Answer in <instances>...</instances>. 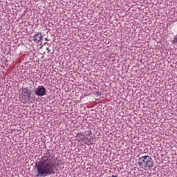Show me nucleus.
<instances>
[{
    "mask_svg": "<svg viewBox=\"0 0 177 177\" xmlns=\"http://www.w3.org/2000/svg\"><path fill=\"white\" fill-rule=\"evenodd\" d=\"M96 95H97V96H100L102 95V93L100 92L97 91L96 93Z\"/></svg>",
    "mask_w": 177,
    "mask_h": 177,
    "instance_id": "nucleus-8",
    "label": "nucleus"
},
{
    "mask_svg": "<svg viewBox=\"0 0 177 177\" xmlns=\"http://www.w3.org/2000/svg\"><path fill=\"white\" fill-rule=\"evenodd\" d=\"M111 177H118L116 175H112Z\"/></svg>",
    "mask_w": 177,
    "mask_h": 177,
    "instance_id": "nucleus-9",
    "label": "nucleus"
},
{
    "mask_svg": "<svg viewBox=\"0 0 177 177\" xmlns=\"http://www.w3.org/2000/svg\"><path fill=\"white\" fill-rule=\"evenodd\" d=\"M30 97H31V92L28 91V88L26 87L22 89L21 93L19 94V100L21 103H27L28 100H30Z\"/></svg>",
    "mask_w": 177,
    "mask_h": 177,
    "instance_id": "nucleus-3",
    "label": "nucleus"
},
{
    "mask_svg": "<svg viewBox=\"0 0 177 177\" xmlns=\"http://www.w3.org/2000/svg\"><path fill=\"white\" fill-rule=\"evenodd\" d=\"M36 92L35 93V95H37V96H45L46 95V88L44 87V86H41L38 88L36 89Z\"/></svg>",
    "mask_w": 177,
    "mask_h": 177,
    "instance_id": "nucleus-5",
    "label": "nucleus"
},
{
    "mask_svg": "<svg viewBox=\"0 0 177 177\" xmlns=\"http://www.w3.org/2000/svg\"><path fill=\"white\" fill-rule=\"evenodd\" d=\"M174 42L177 44V35L174 37Z\"/></svg>",
    "mask_w": 177,
    "mask_h": 177,
    "instance_id": "nucleus-7",
    "label": "nucleus"
},
{
    "mask_svg": "<svg viewBox=\"0 0 177 177\" xmlns=\"http://www.w3.org/2000/svg\"><path fill=\"white\" fill-rule=\"evenodd\" d=\"M35 167L37 171V177H45L49 176V175H53L56 171L53 155L49 151L44 153L43 156L35 162Z\"/></svg>",
    "mask_w": 177,
    "mask_h": 177,
    "instance_id": "nucleus-1",
    "label": "nucleus"
},
{
    "mask_svg": "<svg viewBox=\"0 0 177 177\" xmlns=\"http://www.w3.org/2000/svg\"><path fill=\"white\" fill-rule=\"evenodd\" d=\"M138 167L141 169H145V171H149V169H151L154 165V162H153V158H151L150 156H144L140 157L138 159Z\"/></svg>",
    "mask_w": 177,
    "mask_h": 177,
    "instance_id": "nucleus-2",
    "label": "nucleus"
},
{
    "mask_svg": "<svg viewBox=\"0 0 177 177\" xmlns=\"http://www.w3.org/2000/svg\"><path fill=\"white\" fill-rule=\"evenodd\" d=\"M88 135H91V131H88Z\"/></svg>",
    "mask_w": 177,
    "mask_h": 177,
    "instance_id": "nucleus-10",
    "label": "nucleus"
},
{
    "mask_svg": "<svg viewBox=\"0 0 177 177\" xmlns=\"http://www.w3.org/2000/svg\"><path fill=\"white\" fill-rule=\"evenodd\" d=\"M44 36H42V33L41 32H36L33 36V40L36 44L39 42H42V39Z\"/></svg>",
    "mask_w": 177,
    "mask_h": 177,
    "instance_id": "nucleus-6",
    "label": "nucleus"
},
{
    "mask_svg": "<svg viewBox=\"0 0 177 177\" xmlns=\"http://www.w3.org/2000/svg\"><path fill=\"white\" fill-rule=\"evenodd\" d=\"M76 136L78 142H80V140H85V139H86L87 142H86V145H93V137L92 136H86L82 133H77Z\"/></svg>",
    "mask_w": 177,
    "mask_h": 177,
    "instance_id": "nucleus-4",
    "label": "nucleus"
}]
</instances>
